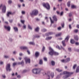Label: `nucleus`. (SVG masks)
Instances as JSON below:
<instances>
[{"mask_svg": "<svg viewBox=\"0 0 79 79\" xmlns=\"http://www.w3.org/2000/svg\"><path fill=\"white\" fill-rule=\"evenodd\" d=\"M56 48H58L59 50H60V49H61V48H60V46H56Z\"/></svg>", "mask_w": 79, "mask_h": 79, "instance_id": "nucleus-51", "label": "nucleus"}, {"mask_svg": "<svg viewBox=\"0 0 79 79\" xmlns=\"http://www.w3.org/2000/svg\"><path fill=\"white\" fill-rule=\"evenodd\" d=\"M4 27L6 29H7L9 31H10L11 29V27H10L9 26L7 27L6 26H5Z\"/></svg>", "mask_w": 79, "mask_h": 79, "instance_id": "nucleus-13", "label": "nucleus"}, {"mask_svg": "<svg viewBox=\"0 0 79 79\" xmlns=\"http://www.w3.org/2000/svg\"><path fill=\"white\" fill-rule=\"evenodd\" d=\"M35 37H36V38H39L40 37V36H39L38 35L35 36Z\"/></svg>", "mask_w": 79, "mask_h": 79, "instance_id": "nucleus-57", "label": "nucleus"}, {"mask_svg": "<svg viewBox=\"0 0 79 79\" xmlns=\"http://www.w3.org/2000/svg\"><path fill=\"white\" fill-rule=\"evenodd\" d=\"M25 13H26V12H25V11H22V15H25Z\"/></svg>", "mask_w": 79, "mask_h": 79, "instance_id": "nucleus-44", "label": "nucleus"}, {"mask_svg": "<svg viewBox=\"0 0 79 79\" xmlns=\"http://www.w3.org/2000/svg\"><path fill=\"white\" fill-rule=\"evenodd\" d=\"M9 22H10V23H12L13 22V20H12V19L10 20Z\"/></svg>", "mask_w": 79, "mask_h": 79, "instance_id": "nucleus-62", "label": "nucleus"}, {"mask_svg": "<svg viewBox=\"0 0 79 79\" xmlns=\"http://www.w3.org/2000/svg\"><path fill=\"white\" fill-rule=\"evenodd\" d=\"M2 77L3 78H4V79H5V78L6 77V76L4 75H2Z\"/></svg>", "mask_w": 79, "mask_h": 79, "instance_id": "nucleus-48", "label": "nucleus"}, {"mask_svg": "<svg viewBox=\"0 0 79 79\" xmlns=\"http://www.w3.org/2000/svg\"><path fill=\"white\" fill-rule=\"evenodd\" d=\"M39 64H43V62L42 61V60H40V61Z\"/></svg>", "mask_w": 79, "mask_h": 79, "instance_id": "nucleus-34", "label": "nucleus"}, {"mask_svg": "<svg viewBox=\"0 0 79 79\" xmlns=\"http://www.w3.org/2000/svg\"><path fill=\"white\" fill-rule=\"evenodd\" d=\"M68 50H69V52H71V48H68Z\"/></svg>", "mask_w": 79, "mask_h": 79, "instance_id": "nucleus-49", "label": "nucleus"}, {"mask_svg": "<svg viewBox=\"0 0 79 79\" xmlns=\"http://www.w3.org/2000/svg\"><path fill=\"white\" fill-rule=\"evenodd\" d=\"M52 34H53V33H52V32H50L47 33L46 35V36H48V35H52Z\"/></svg>", "mask_w": 79, "mask_h": 79, "instance_id": "nucleus-21", "label": "nucleus"}, {"mask_svg": "<svg viewBox=\"0 0 79 79\" xmlns=\"http://www.w3.org/2000/svg\"><path fill=\"white\" fill-rule=\"evenodd\" d=\"M3 62L2 61H1L0 62V65H3Z\"/></svg>", "mask_w": 79, "mask_h": 79, "instance_id": "nucleus-46", "label": "nucleus"}, {"mask_svg": "<svg viewBox=\"0 0 79 79\" xmlns=\"http://www.w3.org/2000/svg\"><path fill=\"white\" fill-rule=\"evenodd\" d=\"M74 38L76 40H79V37L77 35H74Z\"/></svg>", "mask_w": 79, "mask_h": 79, "instance_id": "nucleus-14", "label": "nucleus"}, {"mask_svg": "<svg viewBox=\"0 0 79 79\" xmlns=\"http://www.w3.org/2000/svg\"><path fill=\"white\" fill-rule=\"evenodd\" d=\"M69 28L70 29H71L72 27H71V25H69Z\"/></svg>", "mask_w": 79, "mask_h": 79, "instance_id": "nucleus-63", "label": "nucleus"}, {"mask_svg": "<svg viewBox=\"0 0 79 79\" xmlns=\"http://www.w3.org/2000/svg\"><path fill=\"white\" fill-rule=\"evenodd\" d=\"M41 70L40 69H36V74H41Z\"/></svg>", "mask_w": 79, "mask_h": 79, "instance_id": "nucleus-7", "label": "nucleus"}, {"mask_svg": "<svg viewBox=\"0 0 79 79\" xmlns=\"http://www.w3.org/2000/svg\"><path fill=\"white\" fill-rule=\"evenodd\" d=\"M39 56V52H36L35 53V56L36 57H38Z\"/></svg>", "mask_w": 79, "mask_h": 79, "instance_id": "nucleus-17", "label": "nucleus"}, {"mask_svg": "<svg viewBox=\"0 0 79 79\" xmlns=\"http://www.w3.org/2000/svg\"><path fill=\"white\" fill-rule=\"evenodd\" d=\"M65 60L66 61V63H68V62H69V61H70V58H68L66 59Z\"/></svg>", "mask_w": 79, "mask_h": 79, "instance_id": "nucleus-27", "label": "nucleus"}, {"mask_svg": "<svg viewBox=\"0 0 79 79\" xmlns=\"http://www.w3.org/2000/svg\"><path fill=\"white\" fill-rule=\"evenodd\" d=\"M75 44L76 45H79V43L78 42H77L75 43Z\"/></svg>", "mask_w": 79, "mask_h": 79, "instance_id": "nucleus-56", "label": "nucleus"}, {"mask_svg": "<svg viewBox=\"0 0 79 79\" xmlns=\"http://www.w3.org/2000/svg\"><path fill=\"white\" fill-rule=\"evenodd\" d=\"M76 27L77 28H78V29H79V25H77V26Z\"/></svg>", "mask_w": 79, "mask_h": 79, "instance_id": "nucleus-64", "label": "nucleus"}, {"mask_svg": "<svg viewBox=\"0 0 79 79\" xmlns=\"http://www.w3.org/2000/svg\"><path fill=\"white\" fill-rule=\"evenodd\" d=\"M18 64H21L22 65V66L24 65V62H23V61L22 60L20 63V62H18Z\"/></svg>", "mask_w": 79, "mask_h": 79, "instance_id": "nucleus-16", "label": "nucleus"}, {"mask_svg": "<svg viewBox=\"0 0 79 79\" xmlns=\"http://www.w3.org/2000/svg\"><path fill=\"white\" fill-rule=\"evenodd\" d=\"M62 34V33H60L58 34H57L56 35V37H58V36H60V35H61Z\"/></svg>", "mask_w": 79, "mask_h": 79, "instance_id": "nucleus-29", "label": "nucleus"}, {"mask_svg": "<svg viewBox=\"0 0 79 79\" xmlns=\"http://www.w3.org/2000/svg\"><path fill=\"white\" fill-rule=\"evenodd\" d=\"M4 57L6 58H9V56H8L7 55L5 56Z\"/></svg>", "mask_w": 79, "mask_h": 79, "instance_id": "nucleus-50", "label": "nucleus"}, {"mask_svg": "<svg viewBox=\"0 0 79 79\" xmlns=\"http://www.w3.org/2000/svg\"><path fill=\"white\" fill-rule=\"evenodd\" d=\"M50 19L51 23H54V21H52V19H51V17H50Z\"/></svg>", "mask_w": 79, "mask_h": 79, "instance_id": "nucleus-43", "label": "nucleus"}, {"mask_svg": "<svg viewBox=\"0 0 79 79\" xmlns=\"http://www.w3.org/2000/svg\"><path fill=\"white\" fill-rule=\"evenodd\" d=\"M20 49H21V50H27L28 49V48H27V47L26 46H22L20 47Z\"/></svg>", "mask_w": 79, "mask_h": 79, "instance_id": "nucleus-10", "label": "nucleus"}, {"mask_svg": "<svg viewBox=\"0 0 79 79\" xmlns=\"http://www.w3.org/2000/svg\"><path fill=\"white\" fill-rule=\"evenodd\" d=\"M72 14L71 13H70L69 14V16L71 17V16H72Z\"/></svg>", "mask_w": 79, "mask_h": 79, "instance_id": "nucleus-55", "label": "nucleus"}, {"mask_svg": "<svg viewBox=\"0 0 79 79\" xmlns=\"http://www.w3.org/2000/svg\"><path fill=\"white\" fill-rule=\"evenodd\" d=\"M6 9V6H3L2 8V9L3 13H5Z\"/></svg>", "mask_w": 79, "mask_h": 79, "instance_id": "nucleus-8", "label": "nucleus"}, {"mask_svg": "<svg viewBox=\"0 0 79 79\" xmlns=\"http://www.w3.org/2000/svg\"><path fill=\"white\" fill-rule=\"evenodd\" d=\"M16 64H17L16 63H14L13 64V66H14V67H15V65H16Z\"/></svg>", "mask_w": 79, "mask_h": 79, "instance_id": "nucleus-52", "label": "nucleus"}, {"mask_svg": "<svg viewBox=\"0 0 79 79\" xmlns=\"http://www.w3.org/2000/svg\"><path fill=\"white\" fill-rule=\"evenodd\" d=\"M76 73H79V66H78L76 70Z\"/></svg>", "mask_w": 79, "mask_h": 79, "instance_id": "nucleus-28", "label": "nucleus"}, {"mask_svg": "<svg viewBox=\"0 0 79 79\" xmlns=\"http://www.w3.org/2000/svg\"><path fill=\"white\" fill-rule=\"evenodd\" d=\"M61 62H62V63H66V60L63 59L61 60Z\"/></svg>", "mask_w": 79, "mask_h": 79, "instance_id": "nucleus-26", "label": "nucleus"}, {"mask_svg": "<svg viewBox=\"0 0 79 79\" xmlns=\"http://www.w3.org/2000/svg\"><path fill=\"white\" fill-rule=\"evenodd\" d=\"M29 44H30L31 45H35V43L34 42H30L29 43Z\"/></svg>", "mask_w": 79, "mask_h": 79, "instance_id": "nucleus-31", "label": "nucleus"}, {"mask_svg": "<svg viewBox=\"0 0 79 79\" xmlns=\"http://www.w3.org/2000/svg\"><path fill=\"white\" fill-rule=\"evenodd\" d=\"M70 43L72 44H73L74 43V40L73 39H71L70 40Z\"/></svg>", "mask_w": 79, "mask_h": 79, "instance_id": "nucleus-25", "label": "nucleus"}, {"mask_svg": "<svg viewBox=\"0 0 79 79\" xmlns=\"http://www.w3.org/2000/svg\"><path fill=\"white\" fill-rule=\"evenodd\" d=\"M16 53H17V52L16 51H14L13 52V54H14V55H15V54H16Z\"/></svg>", "mask_w": 79, "mask_h": 79, "instance_id": "nucleus-58", "label": "nucleus"}, {"mask_svg": "<svg viewBox=\"0 0 79 79\" xmlns=\"http://www.w3.org/2000/svg\"><path fill=\"white\" fill-rule=\"evenodd\" d=\"M69 36H68L65 39V42H68V40L69 39Z\"/></svg>", "mask_w": 79, "mask_h": 79, "instance_id": "nucleus-19", "label": "nucleus"}, {"mask_svg": "<svg viewBox=\"0 0 79 79\" xmlns=\"http://www.w3.org/2000/svg\"><path fill=\"white\" fill-rule=\"evenodd\" d=\"M38 13H39L38 10H35L32 11V12L31 13V15H38Z\"/></svg>", "mask_w": 79, "mask_h": 79, "instance_id": "nucleus-5", "label": "nucleus"}, {"mask_svg": "<svg viewBox=\"0 0 79 79\" xmlns=\"http://www.w3.org/2000/svg\"><path fill=\"white\" fill-rule=\"evenodd\" d=\"M44 74V75L47 74L48 77L47 79H50V77H51L52 78H53L54 77V73H50V72H48L47 74L45 73Z\"/></svg>", "mask_w": 79, "mask_h": 79, "instance_id": "nucleus-3", "label": "nucleus"}, {"mask_svg": "<svg viewBox=\"0 0 79 79\" xmlns=\"http://www.w3.org/2000/svg\"><path fill=\"white\" fill-rule=\"evenodd\" d=\"M9 42H12L13 41V40L11 38H10L9 40Z\"/></svg>", "mask_w": 79, "mask_h": 79, "instance_id": "nucleus-39", "label": "nucleus"}, {"mask_svg": "<svg viewBox=\"0 0 79 79\" xmlns=\"http://www.w3.org/2000/svg\"><path fill=\"white\" fill-rule=\"evenodd\" d=\"M70 3H71L70 1H69L67 3V5L68 6H69H69H70Z\"/></svg>", "mask_w": 79, "mask_h": 79, "instance_id": "nucleus-30", "label": "nucleus"}, {"mask_svg": "<svg viewBox=\"0 0 79 79\" xmlns=\"http://www.w3.org/2000/svg\"><path fill=\"white\" fill-rule=\"evenodd\" d=\"M77 66V65H76V64H75L74 65L73 67V69H75V68H76V67Z\"/></svg>", "mask_w": 79, "mask_h": 79, "instance_id": "nucleus-42", "label": "nucleus"}, {"mask_svg": "<svg viewBox=\"0 0 79 79\" xmlns=\"http://www.w3.org/2000/svg\"><path fill=\"white\" fill-rule=\"evenodd\" d=\"M27 52L28 54V55H30V54H31V52H30V51H29L28 50V49L27 50Z\"/></svg>", "mask_w": 79, "mask_h": 79, "instance_id": "nucleus-45", "label": "nucleus"}, {"mask_svg": "<svg viewBox=\"0 0 79 79\" xmlns=\"http://www.w3.org/2000/svg\"><path fill=\"white\" fill-rule=\"evenodd\" d=\"M44 61H47V58L45 57H44Z\"/></svg>", "mask_w": 79, "mask_h": 79, "instance_id": "nucleus-41", "label": "nucleus"}, {"mask_svg": "<svg viewBox=\"0 0 79 79\" xmlns=\"http://www.w3.org/2000/svg\"><path fill=\"white\" fill-rule=\"evenodd\" d=\"M71 8H76V6L74 5H72L71 6Z\"/></svg>", "mask_w": 79, "mask_h": 79, "instance_id": "nucleus-36", "label": "nucleus"}, {"mask_svg": "<svg viewBox=\"0 0 79 79\" xmlns=\"http://www.w3.org/2000/svg\"><path fill=\"white\" fill-rule=\"evenodd\" d=\"M64 13V12L63 11H62L61 12V13L60 14V16H63V15Z\"/></svg>", "mask_w": 79, "mask_h": 79, "instance_id": "nucleus-47", "label": "nucleus"}, {"mask_svg": "<svg viewBox=\"0 0 79 79\" xmlns=\"http://www.w3.org/2000/svg\"><path fill=\"white\" fill-rule=\"evenodd\" d=\"M51 64L52 66H55V62L54 61H51Z\"/></svg>", "mask_w": 79, "mask_h": 79, "instance_id": "nucleus-23", "label": "nucleus"}, {"mask_svg": "<svg viewBox=\"0 0 79 79\" xmlns=\"http://www.w3.org/2000/svg\"><path fill=\"white\" fill-rule=\"evenodd\" d=\"M74 51H76V52H79V49L74 48Z\"/></svg>", "mask_w": 79, "mask_h": 79, "instance_id": "nucleus-40", "label": "nucleus"}, {"mask_svg": "<svg viewBox=\"0 0 79 79\" xmlns=\"http://www.w3.org/2000/svg\"><path fill=\"white\" fill-rule=\"evenodd\" d=\"M52 36L50 37H47L46 38V40H50L52 39Z\"/></svg>", "mask_w": 79, "mask_h": 79, "instance_id": "nucleus-18", "label": "nucleus"}, {"mask_svg": "<svg viewBox=\"0 0 79 79\" xmlns=\"http://www.w3.org/2000/svg\"><path fill=\"white\" fill-rule=\"evenodd\" d=\"M41 31L43 32H46V31H47V30L45 28H44L42 29Z\"/></svg>", "mask_w": 79, "mask_h": 79, "instance_id": "nucleus-32", "label": "nucleus"}, {"mask_svg": "<svg viewBox=\"0 0 79 79\" xmlns=\"http://www.w3.org/2000/svg\"><path fill=\"white\" fill-rule=\"evenodd\" d=\"M62 43L63 44V46L64 47H65L66 46V44H65V41H62Z\"/></svg>", "mask_w": 79, "mask_h": 79, "instance_id": "nucleus-20", "label": "nucleus"}, {"mask_svg": "<svg viewBox=\"0 0 79 79\" xmlns=\"http://www.w3.org/2000/svg\"><path fill=\"white\" fill-rule=\"evenodd\" d=\"M61 27H59L58 28V30L60 31V30H61Z\"/></svg>", "mask_w": 79, "mask_h": 79, "instance_id": "nucleus-59", "label": "nucleus"}, {"mask_svg": "<svg viewBox=\"0 0 79 79\" xmlns=\"http://www.w3.org/2000/svg\"><path fill=\"white\" fill-rule=\"evenodd\" d=\"M56 13L57 15H60V12H59V11H57Z\"/></svg>", "mask_w": 79, "mask_h": 79, "instance_id": "nucleus-61", "label": "nucleus"}, {"mask_svg": "<svg viewBox=\"0 0 79 79\" xmlns=\"http://www.w3.org/2000/svg\"><path fill=\"white\" fill-rule=\"evenodd\" d=\"M23 27V29H26V25H24Z\"/></svg>", "mask_w": 79, "mask_h": 79, "instance_id": "nucleus-60", "label": "nucleus"}, {"mask_svg": "<svg viewBox=\"0 0 79 79\" xmlns=\"http://www.w3.org/2000/svg\"><path fill=\"white\" fill-rule=\"evenodd\" d=\"M49 50H50V52H49V55H50L52 56L53 55H58V53L54 52L51 47H49Z\"/></svg>", "mask_w": 79, "mask_h": 79, "instance_id": "nucleus-1", "label": "nucleus"}, {"mask_svg": "<svg viewBox=\"0 0 79 79\" xmlns=\"http://www.w3.org/2000/svg\"><path fill=\"white\" fill-rule=\"evenodd\" d=\"M24 59L26 63H30V59L28 58L27 57H25Z\"/></svg>", "mask_w": 79, "mask_h": 79, "instance_id": "nucleus-9", "label": "nucleus"}, {"mask_svg": "<svg viewBox=\"0 0 79 79\" xmlns=\"http://www.w3.org/2000/svg\"><path fill=\"white\" fill-rule=\"evenodd\" d=\"M45 47L43 46V48H42V51L43 52H44V50H45Z\"/></svg>", "mask_w": 79, "mask_h": 79, "instance_id": "nucleus-53", "label": "nucleus"}, {"mask_svg": "<svg viewBox=\"0 0 79 79\" xmlns=\"http://www.w3.org/2000/svg\"><path fill=\"white\" fill-rule=\"evenodd\" d=\"M56 70L57 71H58V72H61L62 71V70L60 69H56Z\"/></svg>", "mask_w": 79, "mask_h": 79, "instance_id": "nucleus-35", "label": "nucleus"}, {"mask_svg": "<svg viewBox=\"0 0 79 79\" xmlns=\"http://www.w3.org/2000/svg\"><path fill=\"white\" fill-rule=\"evenodd\" d=\"M43 5L45 7V8H46L47 10L50 9V5H49L48 3H43Z\"/></svg>", "mask_w": 79, "mask_h": 79, "instance_id": "nucleus-6", "label": "nucleus"}, {"mask_svg": "<svg viewBox=\"0 0 79 79\" xmlns=\"http://www.w3.org/2000/svg\"><path fill=\"white\" fill-rule=\"evenodd\" d=\"M35 31H36V32H38V31H39V27H37L36 28H35Z\"/></svg>", "mask_w": 79, "mask_h": 79, "instance_id": "nucleus-24", "label": "nucleus"}, {"mask_svg": "<svg viewBox=\"0 0 79 79\" xmlns=\"http://www.w3.org/2000/svg\"><path fill=\"white\" fill-rule=\"evenodd\" d=\"M28 28L29 29H31V30H32V27H31V26H30V25H28Z\"/></svg>", "mask_w": 79, "mask_h": 79, "instance_id": "nucleus-38", "label": "nucleus"}, {"mask_svg": "<svg viewBox=\"0 0 79 79\" xmlns=\"http://www.w3.org/2000/svg\"><path fill=\"white\" fill-rule=\"evenodd\" d=\"M6 69L7 71H11V65L10 64H8L6 66Z\"/></svg>", "mask_w": 79, "mask_h": 79, "instance_id": "nucleus-4", "label": "nucleus"}, {"mask_svg": "<svg viewBox=\"0 0 79 79\" xmlns=\"http://www.w3.org/2000/svg\"><path fill=\"white\" fill-rule=\"evenodd\" d=\"M52 18L54 21H57V18H56V15L53 16Z\"/></svg>", "mask_w": 79, "mask_h": 79, "instance_id": "nucleus-15", "label": "nucleus"}, {"mask_svg": "<svg viewBox=\"0 0 79 79\" xmlns=\"http://www.w3.org/2000/svg\"><path fill=\"white\" fill-rule=\"evenodd\" d=\"M32 73L34 74H36L37 73V69H35L32 70Z\"/></svg>", "mask_w": 79, "mask_h": 79, "instance_id": "nucleus-12", "label": "nucleus"}, {"mask_svg": "<svg viewBox=\"0 0 79 79\" xmlns=\"http://www.w3.org/2000/svg\"><path fill=\"white\" fill-rule=\"evenodd\" d=\"M64 74H68L65 76H64L63 77V79H67L69 76L73 74V72H70L68 71H64L63 72Z\"/></svg>", "mask_w": 79, "mask_h": 79, "instance_id": "nucleus-2", "label": "nucleus"}, {"mask_svg": "<svg viewBox=\"0 0 79 79\" xmlns=\"http://www.w3.org/2000/svg\"><path fill=\"white\" fill-rule=\"evenodd\" d=\"M78 29H75L74 30V32H75V33H77L78 32Z\"/></svg>", "mask_w": 79, "mask_h": 79, "instance_id": "nucleus-33", "label": "nucleus"}, {"mask_svg": "<svg viewBox=\"0 0 79 79\" xmlns=\"http://www.w3.org/2000/svg\"><path fill=\"white\" fill-rule=\"evenodd\" d=\"M11 15H13V14L11 12L9 11L7 12L6 15L7 17H9Z\"/></svg>", "mask_w": 79, "mask_h": 79, "instance_id": "nucleus-11", "label": "nucleus"}, {"mask_svg": "<svg viewBox=\"0 0 79 79\" xmlns=\"http://www.w3.org/2000/svg\"><path fill=\"white\" fill-rule=\"evenodd\" d=\"M13 28L15 31H16V32H18V27H14Z\"/></svg>", "mask_w": 79, "mask_h": 79, "instance_id": "nucleus-22", "label": "nucleus"}, {"mask_svg": "<svg viewBox=\"0 0 79 79\" xmlns=\"http://www.w3.org/2000/svg\"><path fill=\"white\" fill-rule=\"evenodd\" d=\"M21 22L22 23V24H24V20H21Z\"/></svg>", "mask_w": 79, "mask_h": 79, "instance_id": "nucleus-54", "label": "nucleus"}, {"mask_svg": "<svg viewBox=\"0 0 79 79\" xmlns=\"http://www.w3.org/2000/svg\"><path fill=\"white\" fill-rule=\"evenodd\" d=\"M12 3V1L11 0H9L8 1V3L9 4H11Z\"/></svg>", "mask_w": 79, "mask_h": 79, "instance_id": "nucleus-37", "label": "nucleus"}]
</instances>
